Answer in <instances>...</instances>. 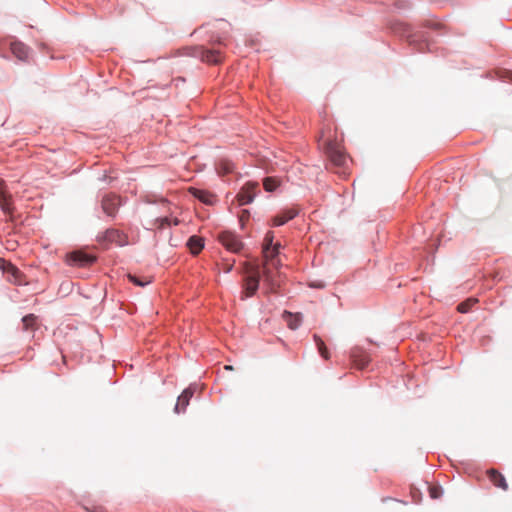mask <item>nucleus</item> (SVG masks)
Masks as SVG:
<instances>
[{"label":"nucleus","instance_id":"nucleus-1","mask_svg":"<svg viewBox=\"0 0 512 512\" xmlns=\"http://www.w3.org/2000/svg\"><path fill=\"white\" fill-rule=\"evenodd\" d=\"M279 247V244H275L272 248H270L269 256L268 258H264L262 265V275L264 282L270 287L271 291H275L276 288H278L280 285L278 280L279 274L277 271H273V269L277 270L280 266V260L277 258L279 254Z\"/></svg>","mask_w":512,"mask_h":512},{"label":"nucleus","instance_id":"nucleus-2","mask_svg":"<svg viewBox=\"0 0 512 512\" xmlns=\"http://www.w3.org/2000/svg\"><path fill=\"white\" fill-rule=\"evenodd\" d=\"M243 291L241 293V299L252 297L255 295L259 287L260 281V267L257 264L245 262L243 266Z\"/></svg>","mask_w":512,"mask_h":512},{"label":"nucleus","instance_id":"nucleus-3","mask_svg":"<svg viewBox=\"0 0 512 512\" xmlns=\"http://www.w3.org/2000/svg\"><path fill=\"white\" fill-rule=\"evenodd\" d=\"M183 54L191 57L200 58L201 61L208 64H218L222 61V53L216 49H205L203 46H192L183 49Z\"/></svg>","mask_w":512,"mask_h":512},{"label":"nucleus","instance_id":"nucleus-4","mask_svg":"<svg viewBox=\"0 0 512 512\" xmlns=\"http://www.w3.org/2000/svg\"><path fill=\"white\" fill-rule=\"evenodd\" d=\"M324 151L331 163L336 167H343L346 164L347 157L340 145L336 141L325 140Z\"/></svg>","mask_w":512,"mask_h":512},{"label":"nucleus","instance_id":"nucleus-5","mask_svg":"<svg viewBox=\"0 0 512 512\" xmlns=\"http://www.w3.org/2000/svg\"><path fill=\"white\" fill-rule=\"evenodd\" d=\"M0 269L7 275L9 282L16 285L25 283L22 272L11 262L0 258Z\"/></svg>","mask_w":512,"mask_h":512},{"label":"nucleus","instance_id":"nucleus-6","mask_svg":"<svg viewBox=\"0 0 512 512\" xmlns=\"http://www.w3.org/2000/svg\"><path fill=\"white\" fill-rule=\"evenodd\" d=\"M218 239L220 243L229 251L237 253L242 247L243 243L237 235L230 231H223L219 234Z\"/></svg>","mask_w":512,"mask_h":512},{"label":"nucleus","instance_id":"nucleus-7","mask_svg":"<svg viewBox=\"0 0 512 512\" xmlns=\"http://www.w3.org/2000/svg\"><path fill=\"white\" fill-rule=\"evenodd\" d=\"M121 205L120 197L115 194H107L102 198L101 206L103 212L111 217H114Z\"/></svg>","mask_w":512,"mask_h":512},{"label":"nucleus","instance_id":"nucleus-8","mask_svg":"<svg viewBox=\"0 0 512 512\" xmlns=\"http://www.w3.org/2000/svg\"><path fill=\"white\" fill-rule=\"evenodd\" d=\"M258 183L248 182L245 184L237 195L239 205H247L251 203L256 195Z\"/></svg>","mask_w":512,"mask_h":512},{"label":"nucleus","instance_id":"nucleus-9","mask_svg":"<svg viewBox=\"0 0 512 512\" xmlns=\"http://www.w3.org/2000/svg\"><path fill=\"white\" fill-rule=\"evenodd\" d=\"M487 476L489 480L492 482V484L503 491H507L509 486L506 481V478L502 473H500L498 470L491 468L487 470Z\"/></svg>","mask_w":512,"mask_h":512},{"label":"nucleus","instance_id":"nucleus-10","mask_svg":"<svg viewBox=\"0 0 512 512\" xmlns=\"http://www.w3.org/2000/svg\"><path fill=\"white\" fill-rule=\"evenodd\" d=\"M298 214V209L295 207L282 210L279 214L272 218L273 226H281L292 220Z\"/></svg>","mask_w":512,"mask_h":512},{"label":"nucleus","instance_id":"nucleus-11","mask_svg":"<svg viewBox=\"0 0 512 512\" xmlns=\"http://www.w3.org/2000/svg\"><path fill=\"white\" fill-rule=\"evenodd\" d=\"M95 258L81 251H75L69 256V264L76 266H87L93 263Z\"/></svg>","mask_w":512,"mask_h":512},{"label":"nucleus","instance_id":"nucleus-12","mask_svg":"<svg viewBox=\"0 0 512 512\" xmlns=\"http://www.w3.org/2000/svg\"><path fill=\"white\" fill-rule=\"evenodd\" d=\"M351 358H352L353 364L358 369L365 368L370 361L369 356L364 351H362L360 349H354L351 352Z\"/></svg>","mask_w":512,"mask_h":512},{"label":"nucleus","instance_id":"nucleus-13","mask_svg":"<svg viewBox=\"0 0 512 512\" xmlns=\"http://www.w3.org/2000/svg\"><path fill=\"white\" fill-rule=\"evenodd\" d=\"M0 207L5 214L12 211L11 195L5 190L4 182L0 179Z\"/></svg>","mask_w":512,"mask_h":512},{"label":"nucleus","instance_id":"nucleus-14","mask_svg":"<svg viewBox=\"0 0 512 512\" xmlns=\"http://www.w3.org/2000/svg\"><path fill=\"white\" fill-rule=\"evenodd\" d=\"M193 396V389L187 388L185 389L182 394L178 397L177 403L175 405V412L180 413L184 412L186 407L189 404V401L191 397Z\"/></svg>","mask_w":512,"mask_h":512},{"label":"nucleus","instance_id":"nucleus-15","mask_svg":"<svg viewBox=\"0 0 512 512\" xmlns=\"http://www.w3.org/2000/svg\"><path fill=\"white\" fill-rule=\"evenodd\" d=\"M105 238L107 241L111 243H116L117 245H124L126 243V237L123 233L116 229H108L105 232Z\"/></svg>","mask_w":512,"mask_h":512},{"label":"nucleus","instance_id":"nucleus-16","mask_svg":"<svg viewBox=\"0 0 512 512\" xmlns=\"http://www.w3.org/2000/svg\"><path fill=\"white\" fill-rule=\"evenodd\" d=\"M187 246L192 254L197 255L204 247L203 239L196 235L191 236L188 239Z\"/></svg>","mask_w":512,"mask_h":512},{"label":"nucleus","instance_id":"nucleus-17","mask_svg":"<svg viewBox=\"0 0 512 512\" xmlns=\"http://www.w3.org/2000/svg\"><path fill=\"white\" fill-rule=\"evenodd\" d=\"M191 191L196 198H198L200 201H202L205 204L211 205L215 201V195H213L212 193H210L208 191L195 189V188H192Z\"/></svg>","mask_w":512,"mask_h":512},{"label":"nucleus","instance_id":"nucleus-18","mask_svg":"<svg viewBox=\"0 0 512 512\" xmlns=\"http://www.w3.org/2000/svg\"><path fill=\"white\" fill-rule=\"evenodd\" d=\"M283 318L287 322L289 328L293 330L297 329L302 321L300 314H292L288 311L283 313Z\"/></svg>","mask_w":512,"mask_h":512},{"label":"nucleus","instance_id":"nucleus-19","mask_svg":"<svg viewBox=\"0 0 512 512\" xmlns=\"http://www.w3.org/2000/svg\"><path fill=\"white\" fill-rule=\"evenodd\" d=\"M12 53L20 60H24L28 57V48L20 42H14L11 44Z\"/></svg>","mask_w":512,"mask_h":512},{"label":"nucleus","instance_id":"nucleus-20","mask_svg":"<svg viewBox=\"0 0 512 512\" xmlns=\"http://www.w3.org/2000/svg\"><path fill=\"white\" fill-rule=\"evenodd\" d=\"M234 165L230 160L227 159H221L217 163V172L219 175L224 176L231 172H233Z\"/></svg>","mask_w":512,"mask_h":512},{"label":"nucleus","instance_id":"nucleus-21","mask_svg":"<svg viewBox=\"0 0 512 512\" xmlns=\"http://www.w3.org/2000/svg\"><path fill=\"white\" fill-rule=\"evenodd\" d=\"M273 239H274V235L272 232H268L265 235L264 242H263V258H268L270 248H272L274 246Z\"/></svg>","mask_w":512,"mask_h":512},{"label":"nucleus","instance_id":"nucleus-22","mask_svg":"<svg viewBox=\"0 0 512 512\" xmlns=\"http://www.w3.org/2000/svg\"><path fill=\"white\" fill-rule=\"evenodd\" d=\"M37 317L34 314H29L23 317V329L24 330H35L36 329Z\"/></svg>","mask_w":512,"mask_h":512},{"label":"nucleus","instance_id":"nucleus-23","mask_svg":"<svg viewBox=\"0 0 512 512\" xmlns=\"http://www.w3.org/2000/svg\"><path fill=\"white\" fill-rule=\"evenodd\" d=\"M171 224L178 225L179 220L177 218L171 219L169 217H163L158 218L155 221V225L157 226L158 229H164L165 227L170 226Z\"/></svg>","mask_w":512,"mask_h":512},{"label":"nucleus","instance_id":"nucleus-24","mask_svg":"<svg viewBox=\"0 0 512 512\" xmlns=\"http://www.w3.org/2000/svg\"><path fill=\"white\" fill-rule=\"evenodd\" d=\"M314 340L316 342V345L318 347V350H319V353L321 354V356L324 359L328 360L330 357V354H329L328 349H327L325 343L323 342V340L318 335H314Z\"/></svg>","mask_w":512,"mask_h":512},{"label":"nucleus","instance_id":"nucleus-25","mask_svg":"<svg viewBox=\"0 0 512 512\" xmlns=\"http://www.w3.org/2000/svg\"><path fill=\"white\" fill-rule=\"evenodd\" d=\"M478 302L477 299L475 298H469L467 299L466 301L464 302H461L458 306H457V310L460 312V313H467L470 311L471 307L474 306L476 303Z\"/></svg>","mask_w":512,"mask_h":512},{"label":"nucleus","instance_id":"nucleus-26","mask_svg":"<svg viewBox=\"0 0 512 512\" xmlns=\"http://www.w3.org/2000/svg\"><path fill=\"white\" fill-rule=\"evenodd\" d=\"M263 186L266 191H274L279 186V180L272 177H267L263 181Z\"/></svg>","mask_w":512,"mask_h":512},{"label":"nucleus","instance_id":"nucleus-27","mask_svg":"<svg viewBox=\"0 0 512 512\" xmlns=\"http://www.w3.org/2000/svg\"><path fill=\"white\" fill-rule=\"evenodd\" d=\"M128 278L131 282H133L135 285L140 286V287H144L145 285H147L148 283L151 282L150 280H143L140 277H137L132 274H129Z\"/></svg>","mask_w":512,"mask_h":512},{"label":"nucleus","instance_id":"nucleus-28","mask_svg":"<svg viewBox=\"0 0 512 512\" xmlns=\"http://www.w3.org/2000/svg\"><path fill=\"white\" fill-rule=\"evenodd\" d=\"M429 494H430V497L433 498V499H437L441 496L442 494V489L438 486H430L429 487Z\"/></svg>","mask_w":512,"mask_h":512},{"label":"nucleus","instance_id":"nucleus-29","mask_svg":"<svg viewBox=\"0 0 512 512\" xmlns=\"http://www.w3.org/2000/svg\"><path fill=\"white\" fill-rule=\"evenodd\" d=\"M87 512H107L106 508L101 505H96L92 507H85Z\"/></svg>","mask_w":512,"mask_h":512},{"label":"nucleus","instance_id":"nucleus-30","mask_svg":"<svg viewBox=\"0 0 512 512\" xmlns=\"http://www.w3.org/2000/svg\"><path fill=\"white\" fill-rule=\"evenodd\" d=\"M231 269H232V264L227 265L226 268H225V272H230Z\"/></svg>","mask_w":512,"mask_h":512},{"label":"nucleus","instance_id":"nucleus-31","mask_svg":"<svg viewBox=\"0 0 512 512\" xmlns=\"http://www.w3.org/2000/svg\"><path fill=\"white\" fill-rule=\"evenodd\" d=\"M225 369H226V370H233V367H232L231 365H226V366H225Z\"/></svg>","mask_w":512,"mask_h":512}]
</instances>
